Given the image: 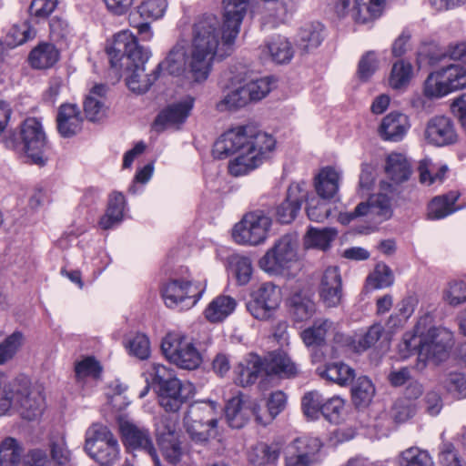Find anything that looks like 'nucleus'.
I'll list each match as a JSON object with an SVG mask.
<instances>
[{
	"label": "nucleus",
	"instance_id": "obj_29",
	"mask_svg": "<svg viewBox=\"0 0 466 466\" xmlns=\"http://www.w3.org/2000/svg\"><path fill=\"white\" fill-rule=\"evenodd\" d=\"M59 59V52L50 43H41L29 54L28 61L32 67L46 69L52 67Z\"/></svg>",
	"mask_w": 466,
	"mask_h": 466
},
{
	"label": "nucleus",
	"instance_id": "obj_35",
	"mask_svg": "<svg viewBox=\"0 0 466 466\" xmlns=\"http://www.w3.org/2000/svg\"><path fill=\"white\" fill-rule=\"evenodd\" d=\"M333 329V321L328 319H317L311 327L301 332V339L307 347L319 346L325 341L328 331Z\"/></svg>",
	"mask_w": 466,
	"mask_h": 466
},
{
	"label": "nucleus",
	"instance_id": "obj_24",
	"mask_svg": "<svg viewBox=\"0 0 466 466\" xmlns=\"http://www.w3.org/2000/svg\"><path fill=\"white\" fill-rule=\"evenodd\" d=\"M57 130L64 137L76 135L82 129L83 117L76 104H62L56 116Z\"/></svg>",
	"mask_w": 466,
	"mask_h": 466
},
{
	"label": "nucleus",
	"instance_id": "obj_49",
	"mask_svg": "<svg viewBox=\"0 0 466 466\" xmlns=\"http://www.w3.org/2000/svg\"><path fill=\"white\" fill-rule=\"evenodd\" d=\"M441 386L457 400L466 398V376L460 372H451L441 380Z\"/></svg>",
	"mask_w": 466,
	"mask_h": 466
},
{
	"label": "nucleus",
	"instance_id": "obj_42",
	"mask_svg": "<svg viewBox=\"0 0 466 466\" xmlns=\"http://www.w3.org/2000/svg\"><path fill=\"white\" fill-rule=\"evenodd\" d=\"M399 466H435V464L428 451L413 446L400 452Z\"/></svg>",
	"mask_w": 466,
	"mask_h": 466
},
{
	"label": "nucleus",
	"instance_id": "obj_60",
	"mask_svg": "<svg viewBox=\"0 0 466 466\" xmlns=\"http://www.w3.org/2000/svg\"><path fill=\"white\" fill-rule=\"evenodd\" d=\"M393 280L392 271L386 264H378L368 278L369 283L375 289L387 288L393 283Z\"/></svg>",
	"mask_w": 466,
	"mask_h": 466
},
{
	"label": "nucleus",
	"instance_id": "obj_37",
	"mask_svg": "<svg viewBox=\"0 0 466 466\" xmlns=\"http://www.w3.org/2000/svg\"><path fill=\"white\" fill-rule=\"evenodd\" d=\"M281 450L282 446L279 442L270 444L260 442L252 449L249 460L258 465L275 463L280 456Z\"/></svg>",
	"mask_w": 466,
	"mask_h": 466
},
{
	"label": "nucleus",
	"instance_id": "obj_2",
	"mask_svg": "<svg viewBox=\"0 0 466 466\" xmlns=\"http://www.w3.org/2000/svg\"><path fill=\"white\" fill-rule=\"evenodd\" d=\"M174 47L175 45L169 50L166 58L150 74L146 73L145 69V65L149 58L150 52L139 46L136 36L128 31H121L115 35L113 43L106 47V53L112 67H116L120 60H125L123 63L126 74L125 80L127 87L133 93L144 94L148 91L158 78L160 71L175 76H183L196 83L206 81L207 79H197L187 68L183 72L174 73L167 66H164Z\"/></svg>",
	"mask_w": 466,
	"mask_h": 466
},
{
	"label": "nucleus",
	"instance_id": "obj_46",
	"mask_svg": "<svg viewBox=\"0 0 466 466\" xmlns=\"http://www.w3.org/2000/svg\"><path fill=\"white\" fill-rule=\"evenodd\" d=\"M267 48L272 60L278 64L289 62L294 55L291 43L283 36H277L273 38L268 44Z\"/></svg>",
	"mask_w": 466,
	"mask_h": 466
},
{
	"label": "nucleus",
	"instance_id": "obj_61",
	"mask_svg": "<svg viewBox=\"0 0 466 466\" xmlns=\"http://www.w3.org/2000/svg\"><path fill=\"white\" fill-rule=\"evenodd\" d=\"M383 330V327L379 323L370 326L363 336L356 339L353 350L360 352L368 350L380 339Z\"/></svg>",
	"mask_w": 466,
	"mask_h": 466
},
{
	"label": "nucleus",
	"instance_id": "obj_7",
	"mask_svg": "<svg viewBox=\"0 0 466 466\" xmlns=\"http://www.w3.org/2000/svg\"><path fill=\"white\" fill-rule=\"evenodd\" d=\"M429 317L421 318L416 326L420 333L418 350V363L416 368L423 370L427 360L439 364L448 359L453 346V333L444 327H431L426 332L420 331V327L426 323Z\"/></svg>",
	"mask_w": 466,
	"mask_h": 466
},
{
	"label": "nucleus",
	"instance_id": "obj_34",
	"mask_svg": "<svg viewBox=\"0 0 466 466\" xmlns=\"http://www.w3.org/2000/svg\"><path fill=\"white\" fill-rule=\"evenodd\" d=\"M125 197L120 192L111 194L106 214L100 218L99 225L103 229H109L119 224L123 218Z\"/></svg>",
	"mask_w": 466,
	"mask_h": 466
},
{
	"label": "nucleus",
	"instance_id": "obj_58",
	"mask_svg": "<svg viewBox=\"0 0 466 466\" xmlns=\"http://www.w3.org/2000/svg\"><path fill=\"white\" fill-rule=\"evenodd\" d=\"M167 7V0H146L138 6V13L142 18L157 20L164 15Z\"/></svg>",
	"mask_w": 466,
	"mask_h": 466
},
{
	"label": "nucleus",
	"instance_id": "obj_33",
	"mask_svg": "<svg viewBox=\"0 0 466 466\" xmlns=\"http://www.w3.org/2000/svg\"><path fill=\"white\" fill-rule=\"evenodd\" d=\"M290 312L297 321L310 319L316 312V304L311 296L304 292H296L289 299Z\"/></svg>",
	"mask_w": 466,
	"mask_h": 466
},
{
	"label": "nucleus",
	"instance_id": "obj_12",
	"mask_svg": "<svg viewBox=\"0 0 466 466\" xmlns=\"http://www.w3.org/2000/svg\"><path fill=\"white\" fill-rule=\"evenodd\" d=\"M161 350L171 363L184 370H195L202 362L193 342L179 332L167 333L162 339Z\"/></svg>",
	"mask_w": 466,
	"mask_h": 466
},
{
	"label": "nucleus",
	"instance_id": "obj_52",
	"mask_svg": "<svg viewBox=\"0 0 466 466\" xmlns=\"http://www.w3.org/2000/svg\"><path fill=\"white\" fill-rule=\"evenodd\" d=\"M446 59H448L446 47L441 49L435 46H424L418 53L417 64L419 67L425 65L434 66Z\"/></svg>",
	"mask_w": 466,
	"mask_h": 466
},
{
	"label": "nucleus",
	"instance_id": "obj_50",
	"mask_svg": "<svg viewBox=\"0 0 466 466\" xmlns=\"http://www.w3.org/2000/svg\"><path fill=\"white\" fill-rule=\"evenodd\" d=\"M323 398L318 390H310L304 394L301 408L304 415L310 420L319 419L322 411Z\"/></svg>",
	"mask_w": 466,
	"mask_h": 466
},
{
	"label": "nucleus",
	"instance_id": "obj_30",
	"mask_svg": "<svg viewBox=\"0 0 466 466\" xmlns=\"http://www.w3.org/2000/svg\"><path fill=\"white\" fill-rule=\"evenodd\" d=\"M236 300L225 295L215 298L206 308V319L213 323L220 322L228 318L236 309Z\"/></svg>",
	"mask_w": 466,
	"mask_h": 466
},
{
	"label": "nucleus",
	"instance_id": "obj_5",
	"mask_svg": "<svg viewBox=\"0 0 466 466\" xmlns=\"http://www.w3.org/2000/svg\"><path fill=\"white\" fill-rule=\"evenodd\" d=\"M236 383L241 387L254 384L262 375H279L291 378L297 375L296 364L283 351H273L264 359L257 354H249L248 358L236 368Z\"/></svg>",
	"mask_w": 466,
	"mask_h": 466
},
{
	"label": "nucleus",
	"instance_id": "obj_26",
	"mask_svg": "<svg viewBox=\"0 0 466 466\" xmlns=\"http://www.w3.org/2000/svg\"><path fill=\"white\" fill-rule=\"evenodd\" d=\"M252 415H255V411L241 395L231 398L225 406V416L231 428L244 427Z\"/></svg>",
	"mask_w": 466,
	"mask_h": 466
},
{
	"label": "nucleus",
	"instance_id": "obj_8",
	"mask_svg": "<svg viewBox=\"0 0 466 466\" xmlns=\"http://www.w3.org/2000/svg\"><path fill=\"white\" fill-rule=\"evenodd\" d=\"M218 405L212 400L189 405L183 422L187 432L196 441H206L217 435Z\"/></svg>",
	"mask_w": 466,
	"mask_h": 466
},
{
	"label": "nucleus",
	"instance_id": "obj_55",
	"mask_svg": "<svg viewBox=\"0 0 466 466\" xmlns=\"http://www.w3.org/2000/svg\"><path fill=\"white\" fill-rule=\"evenodd\" d=\"M49 447L51 460L56 465L65 466L70 461L71 452L64 436L51 440Z\"/></svg>",
	"mask_w": 466,
	"mask_h": 466
},
{
	"label": "nucleus",
	"instance_id": "obj_39",
	"mask_svg": "<svg viewBox=\"0 0 466 466\" xmlns=\"http://www.w3.org/2000/svg\"><path fill=\"white\" fill-rule=\"evenodd\" d=\"M352 382L351 397L354 405L368 406L375 395V387L372 381L367 376H360Z\"/></svg>",
	"mask_w": 466,
	"mask_h": 466
},
{
	"label": "nucleus",
	"instance_id": "obj_62",
	"mask_svg": "<svg viewBox=\"0 0 466 466\" xmlns=\"http://www.w3.org/2000/svg\"><path fill=\"white\" fill-rule=\"evenodd\" d=\"M264 25L275 27L279 24L285 23L288 19V9L283 2H276L268 8V13L264 16Z\"/></svg>",
	"mask_w": 466,
	"mask_h": 466
},
{
	"label": "nucleus",
	"instance_id": "obj_21",
	"mask_svg": "<svg viewBox=\"0 0 466 466\" xmlns=\"http://www.w3.org/2000/svg\"><path fill=\"white\" fill-rule=\"evenodd\" d=\"M424 137L429 144L444 147L455 143L458 136L450 117L435 116L427 122Z\"/></svg>",
	"mask_w": 466,
	"mask_h": 466
},
{
	"label": "nucleus",
	"instance_id": "obj_32",
	"mask_svg": "<svg viewBox=\"0 0 466 466\" xmlns=\"http://www.w3.org/2000/svg\"><path fill=\"white\" fill-rule=\"evenodd\" d=\"M460 194L456 191H451L446 195L435 197L428 206V218L431 219H441L452 214L456 208L455 202Z\"/></svg>",
	"mask_w": 466,
	"mask_h": 466
},
{
	"label": "nucleus",
	"instance_id": "obj_14",
	"mask_svg": "<svg viewBox=\"0 0 466 466\" xmlns=\"http://www.w3.org/2000/svg\"><path fill=\"white\" fill-rule=\"evenodd\" d=\"M117 426L122 441L127 449L147 453L153 459L155 465L160 466L157 451L147 429L123 416L117 418Z\"/></svg>",
	"mask_w": 466,
	"mask_h": 466
},
{
	"label": "nucleus",
	"instance_id": "obj_23",
	"mask_svg": "<svg viewBox=\"0 0 466 466\" xmlns=\"http://www.w3.org/2000/svg\"><path fill=\"white\" fill-rule=\"evenodd\" d=\"M193 106L194 98L192 96H187L183 100L170 105L158 114L154 122L155 127L157 130H162L182 124L189 116Z\"/></svg>",
	"mask_w": 466,
	"mask_h": 466
},
{
	"label": "nucleus",
	"instance_id": "obj_41",
	"mask_svg": "<svg viewBox=\"0 0 466 466\" xmlns=\"http://www.w3.org/2000/svg\"><path fill=\"white\" fill-rule=\"evenodd\" d=\"M420 181L431 186L435 182H442L448 171L446 165H437L430 158H424L419 164Z\"/></svg>",
	"mask_w": 466,
	"mask_h": 466
},
{
	"label": "nucleus",
	"instance_id": "obj_16",
	"mask_svg": "<svg viewBox=\"0 0 466 466\" xmlns=\"http://www.w3.org/2000/svg\"><path fill=\"white\" fill-rule=\"evenodd\" d=\"M204 289L189 281L174 279L164 286L162 296L168 308L179 307L184 309L193 307L201 298Z\"/></svg>",
	"mask_w": 466,
	"mask_h": 466
},
{
	"label": "nucleus",
	"instance_id": "obj_31",
	"mask_svg": "<svg viewBox=\"0 0 466 466\" xmlns=\"http://www.w3.org/2000/svg\"><path fill=\"white\" fill-rule=\"evenodd\" d=\"M384 5L385 0H355L352 17L356 23H368L381 15Z\"/></svg>",
	"mask_w": 466,
	"mask_h": 466
},
{
	"label": "nucleus",
	"instance_id": "obj_38",
	"mask_svg": "<svg viewBox=\"0 0 466 466\" xmlns=\"http://www.w3.org/2000/svg\"><path fill=\"white\" fill-rule=\"evenodd\" d=\"M336 237L337 231L333 228H309L304 238V245L308 248H312L327 250Z\"/></svg>",
	"mask_w": 466,
	"mask_h": 466
},
{
	"label": "nucleus",
	"instance_id": "obj_44",
	"mask_svg": "<svg viewBox=\"0 0 466 466\" xmlns=\"http://www.w3.org/2000/svg\"><path fill=\"white\" fill-rule=\"evenodd\" d=\"M23 451L15 439L5 438L0 444V466H18Z\"/></svg>",
	"mask_w": 466,
	"mask_h": 466
},
{
	"label": "nucleus",
	"instance_id": "obj_27",
	"mask_svg": "<svg viewBox=\"0 0 466 466\" xmlns=\"http://www.w3.org/2000/svg\"><path fill=\"white\" fill-rule=\"evenodd\" d=\"M341 174L332 167H325L315 177L314 186L323 199L333 198L339 191Z\"/></svg>",
	"mask_w": 466,
	"mask_h": 466
},
{
	"label": "nucleus",
	"instance_id": "obj_54",
	"mask_svg": "<svg viewBox=\"0 0 466 466\" xmlns=\"http://www.w3.org/2000/svg\"><path fill=\"white\" fill-rule=\"evenodd\" d=\"M57 5V0H33L28 7L30 19L35 23L46 20Z\"/></svg>",
	"mask_w": 466,
	"mask_h": 466
},
{
	"label": "nucleus",
	"instance_id": "obj_3",
	"mask_svg": "<svg viewBox=\"0 0 466 466\" xmlns=\"http://www.w3.org/2000/svg\"><path fill=\"white\" fill-rule=\"evenodd\" d=\"M276 147L275 138L250 126L237 127L225 132L214 144L217 158L237 156L228 162V172L234 177L244 176L270 157Z\"/></svg>",
	"mask_w": 466,
	"mask_h": 466
},
{
	"label": "nucleus",
	"instance_id": "obj_51",
	"mask_svg": "<svg viewBox=\"0 0 466 466\" xmlns=\"http://www.w3.org/2000/svg\"><path fill=\"white\" fill-rule=\"evenodd\" d=\"M411 76L412 66L410 63L400 60L392 66L390 85L394 89H400L409 84Z\"/></svg>",
	"mask_w": 466,
	"mask_h": 466
},
{
	"label": "nucleus",
	"instance_id": "obj_18",
	"mask_svg": "<svg viewBox=\"0 0 466 466\" xmlns=\"http://www.w3.org/2000/svg\"><path fill=\"white\" fill-rule=\"evenodd\" d=\"M389 191H382L370 197L367 202L360 203L351 212L340 213L339 219L343 224H349L351 220L366 215L378 216L381 219H388L391 216L390 199Z\"/></svg>",
	"mask_w": 466,
	"mask_h": 466
},
{
	"label": "nucleus",
	"instance_id": "obj_28",
	"mask_svg": "<svg viewBox=\"0 0 466 466\" xmlns=\"http://www.w3.org/2000/svg\"><path fill=\"white\" fill-rule=\"evenodd\" d=\"M317 372L321 378L339 386H347L352 383L355 378V370L343 362L329 363L323 368H318Z\"/></svg>",
	"mask_w": 466,
	"mask_h": 466
},
{
	"label": "nucleus",
	"instance_id": "obj_56",
	"mask_svg": "<svg viewBox=\"0 0 466 466\" xmlns=\"http://www.w3.org/2000/svg\"><path fill=\"white\" fill-rule=\"evenodd\" d=\"M249 102L264 98L271 90V80L268 77L257 79L243 85Z\"/></svg>",
	"mask_w": 466,
	"mask_h": 466
},
{
	"label": "nucleus",
	"instance_id": "obj_25",
	"mask_svg": "<svg viewBox=\"0 0 466 466\" xmlns=\"http://www.w3.org/2000/svg\"><path fill=\"white\" fill-rule=\"evenodd\" d=\"M410 127L408 116L391 112L383 117L379 127V134L383 140L400 141Z\"/></svg>",
	"mask_w": 466,
	"mask_h": 466
},
{
	"label": "nucleus",
	"instance_id": "obj_48",
	"mask_svg": "<svg viewBox=\"0 0 466 466\" xmlns=\"http://www.w3.org/2000/svg\"><path fill=\"white\" fill-rule=\"evenodd\" d=\"M228 263L234 271L238 282L240 285H246L250 280L252 275L250 258L239 254H233L228 258Z\"/></svg>",
	"mask_w": 466,
	"mask_h": 466
},
{
	"label": "nucleus",
	"instance_id": "obj_20",
	"mask_svg": "<svg viewBox=\"0 0 466 466\" xmlns=\"http://www.w3.org/2000/svg\"><path fill=\"white\" fill-rule=\"evenodd\" d=\"M307 197L308 190L305 182L290 184L286 198L276 208V219L281 224L291 223L299 213L301 205L307 200Z\"/></svg>",
	"mask_w": 466,
	"mask_h": 466
},
{
	"label": "nucleus",
	"instance_id": "obj_1",
	"mask_svg": "<svg viewBox=\"0 0 466 466\" xmlns=\"http://www.w3.org/2000/svg\"><path fill=\"white\" fill-rule=\"evenodd\" d=\"M249 0H223V24L205 15L192 26V39L180 38L164 63L174 73L189 69L197 79H208L216 56L229 55L247 14Z\"/></svg>",
	"mask_w": 466,
	"mask_h": 466
},
{
	"label": "nucleus",
	"instance_id": "obj_15",
	"mask_svg": "<svg viewBox=\"0 0 466 466\" xmlns=\"http://www.w3.org/2000/svg\"><path fill=\"white\" fill-rule=\"evenodd\" d=\"M280 302V289L272 282H265L252 293V299L247 304V309L255 319L267 320Z\"/></svg>",
	"mask_w": 466,
	"mask_h": 466
},
{
	"label": "nucleus",
	"instance_id": "obj_36",
	"mask_svg": "<svg viewBox=\"0 0 466 466\" xmlns=\"http://www.w3.org/2000/svg\"><path fill=\"white\" fill-rule=\"evenodd\" d=\"M323 40V25L320 23L305 25L299 30L298 45L305 52L317 48Z\"/></svg>",
	"mask_w": 466,
	"mask_h": 466
},
{
	"label": "nucleus",
	"instance_id": "obj_11",
	"mask_svg": "<svg viewBox=\"0 0 466 466\" xmlns=\"http://www.w3.org/2000/svg\"><path fill=\"white\" fill-rule=\"evenodd\" d=\"M299 239L293 234H286L277 239L259 259V267L270 274H283L299 259Z\"/></svg>",
	"mask_w": 466,
	"mask_h": 466
},
{
	"label": "nucleus",
	"instance_id": "obj_63",
	"mask_svg": "<svg viewBox=\"0 0 466 466\" xmlns=\"http://www.w3.org/2000/svg\"><path fill=\"white\" fill-rule=\"evenodd\" d=\"M129 353L140 360L149 357L150 344L148 338L144 334L135 335L128 342Z\"/></svg>",
	"mask_w": 466,
	"mask_h": 466
},
{
	"label": "nucleus",
	"instance_id": "obj_64",
	"mask_svg": "<svg viewBox=\"0 0 466 466\" xmlns=\"http://www.w3.org/2000/svg\"><path fill=\"white\" fill-rule=\"evenodd\" d=\"M379 61L376 54L369 51L362 56L359 62L358 75L362 81H367L378 69Z\"/></svg>",
	"mask_w": 466,
	"mask_h": 466
},
{
	"label": "nucleus",
	"instance_id": "obj_22",
	"mask_svg": "<svg viewBox=\"0 0 466 466\" xmlns=\"http://www.w3.org/2000/svg\"><path fill=\"white\" fill-rule=\"evenodd\" d=\"M385 172L391 183L380 182V190L393 192L395 186L407 181L411 175L410 164L405 156L400 153H391L386 160Z\"/></svg>",
	"mask_w": 466,
	"mask_h": 466
},
{
	"label": "nucleus",
	"instance_id": "obj_59",
	"mask_svg": "<svg viewBox=\"0 0 466 466\" xmlns=\"http://www.w3.org/2000/svg\"><path fill=\"white\" fill-rule=\"evenodd\" d=\"M36 30L31 25L30 20H25L21 24L14 25L10 29L8 36L13 39L15 46L22 45L28 40L35 38Z\"/></svg>",
	"mask_w": 466,
	"mask_h": 466
},
{
	"label": "nucleus",
	"instance_id": "obj_13",
	"mask_svg": "<svg viewBox=\"0 0 466 466\" xmlns=\"http://www.w3.org/2000/svg\"><path fill=\"white\" fill-rule=\"evenodd\" d=\"M272 219L263 210L247 213L232 230V238L238 244L257 246L268 238Z\"/></svg>",
	"mask_w": 466,
	"mask_h": 466
},
{
	"label": "nucleus",
	"instance_id": "obj_45",
	"mask_svg": "<svg viewBox=\"0 0 466 466\" xmlns=\"http://www.w3.org/2000/svg\"><path fill=\"white\" fill-rule=\"evenodd\" d=\"M249 103L247 91L243 86L229 89L217 104L218 111L237 110L246 106Z\"/></svg>",
	"mask_w": 466,
	"mask_h": 466
},
{
	"label": "nucleus",
	"instance_id": "obj_6",
	"mask_svg": "<svg viewBox=\"0 0 466 466\" xmlns=\"http://www.w3.org/2000/svg\"><path fill=\"white\" fill-rule=\"evenodd\" d=\"M4 145L6 148L24 156L26 161L45 166L47 160L46 149V136L41 122L35 117H28L21 124L19 137L11 133L5 137Z\"/></svg>",
	"mask_w": 466,
	"mask_h": 466
},
{
	"label": "nucleus",
	"instance_id": "obj_9",
	"mask_svg": "<svg viewBox=\"0 0 466 466\" xmlns=\"http://www.w3.org/2000/svg\"><path fill=\"white\" fill-rule=\"evenodd\" d=\"M85 451L101 466H111L120 458V446L113 432L95 423L86 431Z\"/></svg>",
	"mask_w": 466,
	"mask_h": 466
},
{
	"label": "nucleus",
	"instance_id": "obj_40",
	"mask_svg": "<svg viewBox=\"0 0 466 466\" xmlns=\"http://www.w3.org/2000/svg\"><path fill=\"white\" fill-rule=\"evenodd\" d=\"M320 447L321 443L319 439L309 436H301L295 439L286 447L285 454L317 457Z\"/></svg>",
	"mask_w": 466,
	"mask_h": 466
},
{
	"label": "nucleus",
	"instance_id": "obj_19",
	"mask_svg": "<svg viewBox=\"0 0 466 466\" xmlns=\"http://www.w3.org/2000/svg\"><path fill=\"white\" fill-rule=\"evenodd\" d=\"M319 299L327 308L339 307L343 299V284L339 269L328 267L322 273L319 285Z\"/></svg>",
	"mask_w": 466,
	"mask_h": 466
},
{
	"label": "nucleus",
	"instance_id": "obj_53",
	"mask_svg": "<svg viewBox=\"0 0 466 466\" xmlns=\"http://www.w3.org/2000/svg\"><path fill=\"white\" fill-rule=\"evenodd\" d=\"M101 372L99 363L92 357L85 358L75 365L76 380L83 383L86 378L97 379Z\"/></svg>",
	"mask_w": 466,
	"mask_h": 466
},
{
	"label": "nucleus",
	"instance_id": "obj_4",
	"mask_svg": "<svg viewBox=\"0 0 466 466\" xmlns=\"http://www.w3.org/2000/svg\"><path fill=\"white\" fill-rule=\"evenodd\" d=\"M11 409H16L24 419H36L44 409V396L31 387L29 379L19 376L9 380L0 372V415L6 414Z\"/></svg>",
	"mask_w": 466,
	"mask_h": 466
},
{
	"label": "nucleus",
	"instance_id": "obj_17",
	"mask_svg": "<svg viewBox=\"0 0 466 466\" xmlns=\"http://www.w3.org/2000/svg\"><path fill=\"white\" fill-rule=\"evenodd\" d=\"M194 393L195 386L191 382L171 380L158 387V402L167 412L176 413Z\"/></svg>",
	"mask_w": 466,
	"mask_h": 466
},
{
	"label": "nucleus",
	"instance_id": "obj_47",
	"mask_svg": "<svg viewBox=\"0 0 466 466\" xmlns=\"http://www.w3.org/2000/svg\"><path fill=\"white\" fill-rule=\"evenodd\" d=\"M25 342V336L21 331H15L0 343V365L12 360Z\"/></svg>",
	"mask_w": 466,
	"mask_h": 466
},
{
	"label": "nucleus",
	"instance_id": "obj_10",
	"mask_svg": "<svg viewBox=\"0 0 466 466\" xmlns=\"http://www.w3.org/2000/svg\"><path fill=\"white\" fill-rule=\"evenodd\" d=\"M466 88V68L451 64L431 72L427 76L423 94L429 98H441L452 92Z\"/></svg>",
	"mask_w": 466,
	"mask_h": 466
},
{
	"label": "nucleus",
	"instance_id": "obj_57",
	"mask_svg": "<svg viewBox=\"0 0 466 466\" xmlns=\"http://www.w3.org/2000/svg\"><path fill=\"white\" fill-rule=\"evenodd\" d=\"M287 403V396L285 393L281 390H278L275 392H272L270 394V397L267 402L269 418L267 420H262L261 417L258 415H256V420L259 423H262L264 425L269 423L272 420H274L286 407Z\"/></svg>",
	"mask_w": 466,
	"mask_h": 466
},
{
	"label": "nucleus",
	"instance_id": "obj_43",
	"mask_svg": "<svg viewBox=\"0 0 466 466\" xmlns=\"http://www.w3.org/2000/svg\"><path fill=\"white\" fill-rule=\"evenodd\" d=\"M441 298L447 305L453 308L466 303V281L450 280L442 289Z\"/></svg>",
	"mask_w": 466,
	"mask_h": 466
}]
</instances>
